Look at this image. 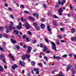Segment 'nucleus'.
I'll return each mask as SVG.
<instances>
[{"label":"nucleus","instance_id":"obj_41","mask_svg":"<svg viewBox=\"0 0 76 76\" xmlns=\"http://www.w3.org/2000/svg\"><path fill=\"white\" fill-rule=\"evenodd\" d=\"M15 47L17 49H19V46L18 45H17Z\"/></svg>","mask_w":76,"mask_h":76},{"label":"nucleus","instance_id":"obj_62","mask_svg":"<svg viewBox=\"0 0 76 76\" xmlns=\"http://www.w3.org/2000/svg\"><path fill=\"white\" fill-rule=\"evenodd\" d=\"M4 69H6L7 68V67L6 66H4Z\"/></svg>","mask_w":76,"mask_h":76},{"label":"nucleus","instance_id":"obj_60","mask_svg":"<svg viewBox=\"0 0 76 76\" xmlns=\"http://www.w3.org/2000/svg\"><path fill=\"white\" fill-rule=\"evenodd\" d=\"M23 47L24 48H26V45H24L23 46Z\"/></svg>","mask_w":76,"mask_h":76},{"label":"nucleus","instance_id":"obj_40","mask_svg":"<svg viewBox=\"0 0 76 76\" xmlns=\"http://www.w3.org/2000/svg\"><path fill=\"white\" fill-rule=\"evenodd\" d=\"M45 39L46 41V42H47V43H48V44H49V42H48V39H47V38H45Z\"/></svg>","mask_w":76,"mask_h":76},{"label":"nucleus","instance_id":"obj_33","mask_svg":"<svg viewBox=\"0 0 76 76\" xmlns=\"http://www.w3.org/2000/svg\"><path fill=\"white\" fill-rule=\"evenodd\" d=\"M53 16L54 18H55L56 19H58V16H56V15H53Z\"/></svg>","mask_w":76,"mask_h":76},{"label":"nucleus","instance_id":"obj_6","mask_svg":"<svg viewBox=\"0 0 76 76\" xmlns=\"http://www.w3.org/2000/svg\"><path fill=\"white\" fill-rule=\"evenodd\" d=\"M19 62L21 66H23H23H25V64H26L25 63V62L23 61H22L21 62V61H20Z\"/></svg>","mask_w":76,"mask_h":76},{"label":"nucleus","instance_id":"obj_23","mask_svg":"<svg viewBox=\"0 0 76 76\" xmlns=\"http://www.w3.org/2000/svg\"><path fill=\"white\" fill-rule=\"evenodd\" d=\"M37 42V40H33L32 41V44H35Z\"/></svg>","mask_w":76,"mask_h":76},{"label":"nucleus","instance_id":"obj_12","mask_svg":"<svg viewBox=\"0 0 76 76\" xmlns=\"http://www.w3.org/2000/svg\"><path fill=\"white\" fill-rule=\"evenodd\" d=\"M29 19H31L32 20H35V18H33L31 16H29L28 17Z\"/></svg>","mask_w":76,"mask_h":76},{"label":"nucleus","instance_id":"obj_59","mask_svg":"<svg viewBox=\"0 0 76 76\" xmlns=\"http://www.w3.org/2000/svg\"><path fill=\"white\" fill-rule=\"evenodd\" d=\"M40 47H41V48L43 47V45H42V44H40Z\"/></svg>","mask_w":76,"mask_h":76},{"label":"nucleus","instance_id":"obj_63","mask_svg":"<svg viewBox=\"0 0 76 76\" xmlns=\"http://www.w3.org/2000/svg\"><path fill=\"white\" fill-rule=\"evenodd\" d=\"M46 52L47 53H50V51H48V50H47L46 51Z\"/></svg>","mask_w":76,"mask_h":76},{"label":"nucleus","instance_id":"obj_36","mask_svg":"<svg viewBox=\"0 0 76 76\" xmlns=\"http://www.w3.org/2000/svg\"><path fill=\"white\" fill-rule=\"evenodd\" d=\"M57 37L58 38H59V39H61L62 38V37H61V35H58Z\"/></svg>","mask_w":76,"mask_h":76},{"label":"nucleus","instance_id":"obj_55","mask_svg":"<svg viewBox=\"0 0 76 76\" xmlns=\"http://www.w3.org/2000/svg\"><path fill=\"white\" fill-rule=\"evenodd\" d=\"M60 41L61 42H63V43L64 42V40H60Z\"/></svg>","mask_w":76,"mask_h":76},{"label":"nucleus","instance_id":"obj_30","mask_svg":"<svg viewBox=\"0 0 76 76\" xmlns=\"http://www.w3.org/2000/svg\"><path fill=\"white\" fill-rule=\"evenodd\" d=\"M33 25L35 27H36V26H38V24L35 23H34Z\"/></svg>","mask_w":76,"mask_h":76},{"label":"nucleus","instance_id":"obj_17","mask_svg":"<svg viewBox=\"0 0 76 76\" xmlns=\"http://www.w3.org/2000/svg\"><path fill=\"white\" fill-rule=\"evenodd\" d=\"M52 48L55 51H57V50L56 49V46H52Z\"/></svg>","mask_w":76,"mask_h":76},{"label":"nucleus","instance_id":"obj_51","mask_svg":"<svg viewBox=\"0 0 76 76\" xmlns=\"http://www.w3.org/2000/svg\"><path fill=\"white\" fill-rule=\"evenodd\" d=\"M59 7V6L58 5L56 4L55 5V7Z\"/></svg>","mask_w":76,"mask_h":76},{"label":"nucleus","instance_id":"obj_13","mask_svg":"<svg viewBox=\"0 0 76 76\" xmlns=\"http://www.w3.org/2000/svg\"><path fill=\"white\" fill-rule=\"evenodd\" d=\"M11 42H12V43L13 44H15V43H16V41L12 39H11Z\"/></svg>","mask_w":76,"mask_h":76},{"label":"nucleus","instance_id":"obj_45","mask_svg":"<svg viewBox=\"0 0 76 76\" xmlns=\"http://www.w3.org/2000/svg\"><path fill=\"white\" fill-rule=\"evenodd\" d=\"M44 58L45 59V60L47 61V60H48V57H46V56H45L44 57Z\"/></svg>","mask_w":76,"mask_h":76},{"label":"nucleus","instance_id":"obj_19","mask_svg":"<svg viewBox=\"0 0 76 76\" xmlns=\"http://www.w3.org/2000/svg\"><path fill=\"white\" fill-rule=\"evenodd\" d=\"M48 49L45 46H44L43 51V52H45V51H46V50Z\"/></svg>","mask_w":76,"mask_h":76},{"label":"nucleus","instance_id":"obj_16","mask_svg":"<svg viewBox=\"0 0 76 76\" xmlns=\"http://www.w3.org/2000/svg\"><path fill=\"white\" fill-rule=\"evenodd\" d=\"M26 58V56L25 55H23L22 56V59L23 60H25V59Z\"/></svg>","mask_w":76,"mask_h":76},{"label":"nucleus","instance_id":"obj_8","mask_svg":"<svg viewBox=\"0 0 76 76\" xmlns=\"http://www.w3.org/2000/svg\"><path fill=\"white\" fill-rule=\"evenodd\" d=\"M70 67H72V65H70V64L68 65L67 66V68L66 69L67 71H69Z\"/></svg>","mask_w":76,"mask_h":76},{"label":"nucleus","instance_id":"obj_57","mask_svg":"<svg viewBox=\"0 0 76 76\" xmlns=\"http://www.w3.org/2000/svg\"><path fill=\"white\" fill-rule=\"evenodd\" d=\"M6 44V43L4 42L2 44V45H5Z\"/></svg>","mask_w":76,"mask_h":76},{"label":"nucleus","instance_id":"obj_38","mask_svg":"<svg viewBox=\"0 0 76 76\" xmlns=\"http://www.w3.org/2000/svg\"><path fill=\"white\" fill-rule=\"evenodd\" d=\"M24 13H26V14H29V12L27 11H25Z\"/></svg>","mask_w":76,"mask_h":76},{"label":"nucleus","instance_id":"obj_46","mask_svg":"<svg viewBox=\"0 0 76 76\" xmlns=\"http://www.w3.org/2000/svg\"><path fill=\"white\" fill-rule=\"evenodd\" d=\"M3 56L2 55H0V60L2 59H3Z\"/></svg>","mask_w":76,"mask_h":76},{"label":"nucleus","instance_id":"obj_28","mask_svg":"<svg viewBox=\"0 0 76 76\" xmlns=\"http://www.w3.org/2000/svg\"><path fill=\"white\" fill-rule=\"evenodd\" d=\"M37 65L38 66H39L40 67H42V64L41 63H38L37 64Z\"/></svg>","mask_w":76,"mask_h":76},{"label":"nucleus","instance_id":"obj_43","mask_svg":"<svg viewBox=\"0 0 76 76\" xmlns=\"http://www.w3.org/2000/svg\"><path fill=\"white\" fill-rule=\"evenodd\" d=\"M56 58L58 60H60V59H61V58L60 56H58L56 57Z\"/></svg>","mask_w":76,"mask_h":76},{"label":"nucleus","instance_id":"obj_56","mask_svg":"<svg viewBox=\"0 0 76 76\" xmlns=\"http://www.w3.org/2000/svg\"><path fill=\"white\" fill-rule=\"evenodd\" d=\"M5 7H8V4H5Z\"/></svg>","mask_w":76,"mask_h":76},{"label":"nucleus","instance_id":"obj_32","mask_svg":"<svg viewBox=\"0 0 76 76\" xmlns=\"http://www.w3.org/2000/svg\"><path fill=\"white\" fill-rule=\"evenodd\" d=\"M23 38L24 39H26V35H24L23 36Z\"/></svg>","mask_w":76,"mask_h":76},{"label":"nucleus","instance_id":"obj_48","mask_svg":"<svg viewBox=\"0 0 76 76\" xmlns=\"http://www.w3.org/2000/svg\"><path fill=\"white\" fill-rule=\"evenodd\" d=\"M20 7L21 8H22V7L23 8H24V6L23 5H20Z\"/></svg>","mask_w":76,"mask_h":76},{"label":"nucleus","instance_id":"obj_39","mask_svg":"<svg viewBox=\"0 0 76 76\" xmlns=\"http://www.w3.org/2000/svg\"><path fill=\"white\" fill-rule=\"evenodd\" d=\"M0 31H3V30H4V28H3V27H0Z\"/></svg>","mask_w":76,"mask_h":76},{"label":"nucleus","instance_id":"obj_4","mask_svg":"<svg viewBox=\"0 0 76 76\" xmlns=\"http://www.w3.org/2000/svg\"><path fill=\"white\" fill-rule=\"evenodd\" d=\"M10 24L9 27V29L10 30H12V26L13 25V23L12 22H10Z\"/></svg>","mask_w":76,"mask_h":76},{"label":"nucleus","instance_id":"obj_15","mask_svg":"<svg viewBox=\"0 0 76 76\" xmlns=\"http://www.w3.org/2000/svg\"><path fill=\"white\" fill-rule=\"evenodd\" d=\"M58 4H61L62 6H63V5H64L63 3H62V2L60 1H59L58 2Z\"/></svg>","mask_w":76,"mask_h":76},{"label":"nucleus","instance_id":"obj_18","mask_svg":"<svg viewBox=\"0 0 76 76\" xmlns=\"http://www.w3.org/2000/svg\"><path fill=\"white\" fill-rule=\"evenodd\" d=\"M41 27L42 28L44 29L45 28V25L43 24H42L41 25Z\"/></svg>","mask_w":76,"mask_h":76},{"label":"nucleus","instance_id":"obj_34","mask_svg":"<svg viewBox=\"0 0 76 76\" xmlns=\"http://www.w3.org/2000/svg\"><path fill=\"white\" fill-rule=\"evenodd\" d=\"M72 73H75V69L73 68L72 69Z\"/></svg>","mask_w":76,"mask_h":76},{"label":"nucleus","instance_id":"obj_21","mask_svg":"<svg viewBox=\"0 0 76 76\" xmlns=\"http://www.w3.org/2000/svg\"><path fill=\"white\" fill-rule=\"evenodd\" d=\"M6 27L7 28V29L6 30V32L7 33H8V32H9V31L8 30V29H9V27L7 26H6Z\"/></svg>","mask_w":76,"mask_h":76},{"label":"nucleus","instance_id":"obj_31","mask_svg":"<svg viewBox=\"0 0 76 76\" xmlns=\"http://www.w3.org/2000/svg\"><path fill=\"white\" fill-rule=\"evenodd\" d=\"M51 44L53 46H56V44L53 42H51Z\"/></svg>","mask_w":76,"mask_h":76},{"label":"nucleus","instance_id":"obj_24","mask_svg":"<svg viewBox=\"0 0 76 76\" xmlns=\"http://www.w3.org/2000/svg\"><path fill=\"white\" fill-rule=\"evenodd\" d=\"M22 23L21 22L19 23V29H20L22 28Z\"/></svg>","mask_w":76,"mask_h":76},{"label":"nucleus","instance_id":"obj_7","mask_svg":"<svg viewBox=\"0 0 76 76\" xmlns=\"http://www.w3.org/2000/svg\"><path fill=\"white\" fill-rule=\"evenodd\" d=\"M8 56L10 58H11L12 60L14 61V60H15L14 57L13 56H12V55L11 54H9Z\"/></svg>","mask_w":76,"mask_h":76},{"label":"nucleus","instance_id":"obj_44","mask_svg":"<svg viewBox=\"0 0 76 76\" xmlns=\"http://www.w3.org/2000/svg\"><path fill=\"white\" fill-rule=\"evenodd\" d=\"M56 44H57V45H59V44H60V41H59V40H58L56 42Z\"/></svg>","mask_w":76,"mask_h":76},{"label":"nucleus","instance_id":"obj_1","mask_svg":"<svg viewBox=\"0 0 76 76\" xmlns=\"http://www.w3.org/2000/svg\"><path fill=\"white\" fill-rule=\"evenodd\" d=\"M58 11L59 13V15L61 16V15H62V12H63V10L62 9H61V8H59Z\"/></svg>","mask_w":76,"mask_h":76},{"label":"nucleus","instance_id":"obj_42","mask_svg":"<svg viewBox=\"0 0 76 76\" xmlns=\"http://www.w3.org/2000/svg\"><path fill=\"white\" fill-rule=\"evenodd\" d=\"M34 71L36 72V71H38V68H34Z\"/></svg>","mask_w":76,"mask_h":76},{"label":"nucleus","instance_id":"obj_54","mask_svg":"<svg viewBox=\"0 0 76 76\" xmlns=\"http://www.w3.org/2000/svg\"><path fill=\"white\" fill-rule=\"evenodd\" d=\"M62 3H63V4H64V3H65V1H64V0H62Z\"/></svg>","mask_w":76,"mask_h":76},{"label":"nucleus","instance_id":"obj_25","mask_svg":"<svg viewBox=\"0 0 76 76\" xmlns=\"http://www.w3.org/2000/svg\"><path fill=\"white\" fill-rule=\"evenodd\" d=\"M31 63L32 66H35V62L34 61H32L31 62Z\"/></svg>","mask_w":76,"mask_h":76},{"label":"nucleus","instance_id":"obj_53","mask_svg":"<svg viewBox=\"0 0 76 76\" xmlns=\"http://www.w3.org/2000/svg\"><path fill=\"white\" fill-rule=\"evenodd\" d=\"M42 21L43 22H45V20L44 18H42Z\"/></svg>","mask_w":76,"mask_h":76},{"label":"nucleus","instance_id":"obj_2","mask_svg":"<svg viewBox=\"0 0 76 76\" xmlns=\"http://www.w3.org/2000/svg\"><path fill=\"white\" fill-rule=\"evenodd\" d=\"M24 25H25L27 29H28L30 28H31V26L28 23H26L24 24Z\"/></svg>","mask_w":76,"mask_h":76},{"label":"nucleus","instance_id":"obj_10","mask_svg":"<svg viewBox=\"0 0 76 76\" xmlns=\"http://www.w3.org/2000/svg\"><path fill=\"white\" fill-rule=\"evenodd\" d=\"M47 28H48V31H49V32H51V29L50 28V26H47Z\"/></svg>","mask_w":76,"mask_h":76},{"label":"nucleus","instance_id":"obj_37","mask_svg":"<svg viewBox=\"0 0 76 76\" xmlns=\"http://www.w3.org/2000/svg\"><path fill=\"white\" fill-rule=\"evenodd\" d=\"M67 56V54H65L62 56V57H64V58H66V57Z\"/></svg>","mask_w":76,"mask_h":76},{"label":"nucleus","instance_id":"obj_5","mask_svg":"<svg viewBox=\"0 0 76 76\" xmlns=\"http://www.w3.org/2000/svg\"><path fill=\"white\" fill-rule=\"evenodd\" d=\"M11 67L13 70H15V68H18V66L16 64H14V66H11Z\"/></svg>","mask_w":76,"mask_h":76},{"label":"nucleus","instance_id":"obj_64","mask_svg":"<svg viewBox=\"0 0 76 76\" xmlns=\"http://www.w3.org/2000/svg\"><path fill=\"white\" fill-rule=\"evenodd\" d=\"M74 57H75V58L76 59V54L74 55Z\"/></svg>","mask_w":76,"mask_h":76},{"label":"nucleus","instance_id":"obj_50","mask_svg":"<svg viewBox=\"0 0 76 76\" xmlns=\"http://www.w3.org/2000/svg\"><path fill=\"white\" fill-rule=\"evenodd\" d=\"M60 30L61 31H63L64 30V28H60Z\"/></svg>","mask_w":76,"mask_h":76},{"label":"nucleus","instance_id":"obj_14","mask_svg":"<svg viewBox=\"0 0 76 76\" xmlns=\"http://www.w3.org/2000/svg\"><path fill=\"white\" fill-rule=\"evenodd\" d=\"M26 58H27L28 59H29L30 58V55H28V54H26Z\"/></svg>","mask_w":76,"mask_h":76},{"label":"nucleus","instance_id":"obj_27","mask_svg":"<svg viewBox=\"0 0 76 76\" xmlns=\"http://www.w3.org/2000/svg\"><path fill=\"white\" fill-rule=\"evenodd\" d=\"M27 33L28 35H32V33H31V32L30 31H28Z\"/></svg>","mask_w":76,"mask_h":76},{"label":"nucleus","instance_id":"obj_29","mask_svg":"<svg viewBox=\"0 0 76 76\" xmlns=\"http://www.w3.org/2000/svg\"><path fill=\"white\" fill-rule=\"evenodd\" d=\"M3 36L4 37H6V38H9V36L6 34H4Z\"/></svg>","mask_w":76,"mask_h":76},{"label":"nucleus","instance_id":"obj_20","mask_svg":"<svg viewBox=\"0 0 76 76\" xmlns=\"http://www.w3.org/2000/svg\"><path fill=\"white\" fill-rule=\"evenodd\" d=\"M0 70L1 72H3V67L1 66V65H0Z\"/></svg>","mask_w":76,"mask_h":76},{"label":"nucleus","instance_id":"obj_49","mask_svg":"<svg viewBox=\"0 0 76 76\" xmlns=\"http://www.w3.org/2000/svg\"><path fill=\"white\" fill-rule=\"evenodd\" d=\"M26 39V40L27 41V42H29V39H28V38L27 37Z\"/></svg>","mask_w":76,"mask_h":76},{"label":"nucleus","instance_id":"obj_52","mask_svg":"<svg viewBox=\"0 0 76 76\" xmlns=\"http://www.w3.org/2000/svg\"><path fill=\"white\" fill-rule=\"evenodd\" d=\"M53 57V58H54V59H55L56 58H57V57H56V56H55V55H54Z\"/></svg>","mask_w":76,"mask_h":76},{"label":"nucleus","instance_id":"obj_9","mask_svg":"<svg viewBox=\"0 0 76 76\" xmlns=\"http://www.w3.org/2000/svg\"><path fill=\"white\" fill-rule=\"evenodd\" d=\"M71 41H76V36L71 38Z\"/></svg>","mask_w":76,"mask_h":76},{"label":"nucleus","instance_id":"obj_47","mask_svg":"<svg viewBox=\"0 0 76 76\" xmlns=\"http://www.w3.org/2000/svg\"><path fill=\"white\" fill-rule=\"evenodd\" d=\"M62 75H63V74H62V72H60L59 73V76H62Z\"/></svg>","mask_w":76,"mask_h":76},{"label":"nucleus","instance_id":"obj_61","mask_svg":"<svg viewBox=\"0 0 76 76\" xmlns=\"http://www.w3.org/2000/svg\"><path fill=\"white\" fill-rule=\"evenodd\" d=\"M37 15V13H34L33 14V16H36Z\"/></svg>","mask_w":76,"mask_h":76},{"label":"nucleus","instance_id":"obj_58","mask_svg":"<svg viewBox=\"0 0 76 76\" xmlns=\"http://www.w3.org/2000/svg\"><path fill=\"white\" fill-rule=\"evenodd\" d=\"M43 6H44V7H45V8H46V7H47V6L45 4H44Z\"/></svg>","mask_w":76,"mask_h":76},{"label":"nucleus","instance_id":"obj_22","mask_svg":"<svg viewBox=\"0 0 76 76\" xmlns=\"http://www.w3.org/2000/svg\"><path fill=\"white\" fill-rule=\"evenodd\" d=\"M71 31L72 33V34H73V33H74L75 32V29L74 28H73L72 29Z\"/></svg>","mask_w":76,"mask_h":76},{"label":"nucleus","instance_id":"obj_26","mask_svg":"<svg viewBox=\"0 0 76 76\" xmlns=\"http://www.w3.org/2000/svg\"><path fill=\"white\" fill-rule=\"evenodd\" d=\"M35 28L36 29H37V30H39L40 29V28L38 26H36V27H35Z\"/></svg>","mask_w":76,"mask_h":76},{"label":"nucleus","instance_id":"obj_35","mask_svg":"<svg viewBox=\"0 0 76 76\" xmlns=\"http://www.w3.org/2000/svg\"><path fill=\"white\" fill-rule=\"evenodd\" d=\"M8 10L9 12H10V11H12V8L10 7L8 8Z\"/></svg>","mask_w":76,"mask_h":76},{"label":"nucleus","instance_id":"obj_11","mask_svg":"<svg viewBox=\"0 0 76 76\" xmlns=\"http://www.w3.org/2000/svg\"><path fill=\"white\" fill-rule=\"evenodd\" d=\"M13 33L14 34H18V33H19V32L18 31L16 30H15L14 31Z\"/></svg>","mask_w":76,"mask_h":76},{"label":"nucleus","instance_id":"obj_3","mask_svg":"<svg viewBox=\"0 0 76 76\" xmlns=\"http://www.w3.org/2000/svg\"><path fill=\"white\" fill-rule=\"evenodd\" d=\"M27 48L28 50L27 51V53H31V50L32 49V47L29 46L27 47Z\"/></svg>","mask_w":76,"mask_h":76}]
</instances>
